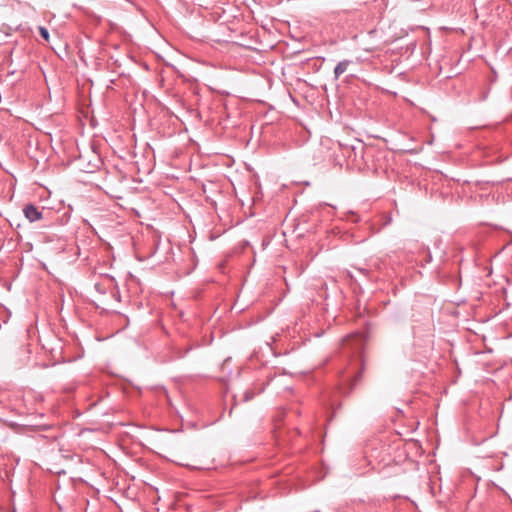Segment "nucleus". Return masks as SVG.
<instances>
[{
  "label": "nucleus",
  "instance_id": "f257e3e1",
  "mask_svg": "<svg viewBox=\"0 0 512 512\" xmlns=\"http://www.w3.org/2000/svg\"><path fill=\"white\" fill-rule=\"evenodd\" d=\"M365 346V337L361 333H355L349 335L343 340V348L348 352H352L355 355L361 357Z\"/></svg>",
  "mask_w": 512,
  "mask_h": 512
},
{
  "label": "nucleus",
  "instance_id": "f03ea898",
  "mask_svg": "<svg viewBox=\"0 0 512 512\" xmlns=\"http://www.w3.org/2000/svg\"><path fill=\"white\" fill-rule=\"evenodd\" d=\"M23 213L30 222H35L43 218L42 209L36 207L33 204L26 205L23 208Z\"/></svg>",
  "mask_w": 512,
  "mask_h": 512
},
{
  "label": "nucleus",
  "instance_id": "7ed1b4c3",
  "mask_svg": "<svg viewBox=\"0 0 512 512\" xmlns=\"http://www.w3.org/2000/svg\"><path fill=\"white\" fill-rule=\"evenodd\" d=\"M352 62L350 60H343V61H340L336 67L334 68V76H335V79H338L343 73H345L348 69V66L351 64Z\"/></svg>",
  "mask_w": 512,
  "mask_h": 512
},
{
  "label": "nucleus",
  "instance_id": "20e7f679",
  "mask_svg": "<svg viewBox=\"0 0 512 512\" xmlns=\"http://www.w3.org/2000/svg\"><path fill=\"white\" fill-rule=\"evenodd\" d=\"M38 31H39V33H40L41 37H42L44 40H46V41H48V40H49V32H48V30H47L45 27H43V26H39Z\"/></svg>",
  "mask_w": 512,
  "mask_h": 512
}]
</instances>
